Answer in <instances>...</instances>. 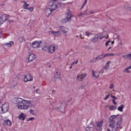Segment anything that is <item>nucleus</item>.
<instances>
[{
    "label": "nucleus",
    "instance_id": "obj_16",
    "mask_svg": "<svg viewBox=\"0 0 131 131\" xmlns=\"http://www.w3.org/2000/svg\"><path fill=\"white\" fill-rule=\"evenodd\" d=\"M92 75L93 77H95V78H98L100 76L99 75V73L93 70L92 71Z\"/></svg>",
    "mask_w": 131,
    "mask_h": 131
},
{
    "label": "nucleus",
    "instance_id": "obj_25",
    "mask_svg": "<svg viewBox=\"0 0 131 131\" xmlns=\"http://www.w3.org/2000/svg\"><path fill=\"white\" fill-rule=\"evenodd\" d=\"M17 84H18V82L16 80H13L11 82V85L12 88H15Z\"/></svg>",
    "mask_w": 131,
    "mask_h": 131
},
{
    "label": "nucleus",
    "instance_id": "obj_50",
    "mask_svg": "<svg viewBox=\"0 0 131 131\" xmlns=\"http://www.w3.org/2000/svg\"><path fill=\"white\" fill-rule=\"evenodd\" d=\"M59 0H51L50 2L52 3H57L56 2H58Z\"/></svg>",
    "mask_w": 131,
    "mask_h": 131
},
{
    "label": "nucleus",
    "instance_id": "obj_7",
    "mask_svg": "<svg viewBox=\"0 0 131 131\" xmlns=\"http://www.w3.org/2000/svg\"><path fill=\"white\" fill-rule=\"evenodd\" d=\"M86 76V74H79L77 75L76 79L78 80V81H83V79H84V77Z\"/></svg>",
    "mask_w": 131,
    "mask_h": 131
},
{
    "label": "nucleus",
    "instance_id": "obj_26",
    "mask_svg": "<svg viewBox=\"0 0 131 131\" xmlns=\"http://www.w3.org/2000/svg\"><path fill=\"white\" fill-rule=\"evenodd\" d=\"M123 109H124V105L123 104H122L121 106L118 107V110L120 112H122V111H123Z\"/></svg>",
    "mask_w": 131,
    "mask_h": 131
},
{
    "label": "nucleus",
    "instance_id": "obj_6",
    "mask_svg": "<svg viewBox=\"0 0 131 131\" xmlns=\"http://www.w3.org/2000/svg\"><path fill=\"white\" fill-rule=\"evenodd\" d=\"M56 50H58V46L57 45H51L49 46V53L52 54V53L56 52Z\"/></svg>",
    "mask_w": 131,
    "mask_h": 131
},
{
    "label": "nucleus",
    "instance_id": "obj_10",
    "mask_svg": "<svg viewBox=\"0 0 131 131\" xmlns=\"http://www.w3.org/2000/svg\"><path fill=\"white\" fill-rule=\"evenodd\" d=\"M103 123H104V121H101L96 123L97 125L96 128L97 129V130H100V129L102 128Z\"/></svg>",
    "mask_w": 131,
    "mask_h": 131
},
{
    "label": "nucleus",
    "instance_id": "obj_48",
    "mask_svg": "<svg viewBox=\"0 0 131 131\" xmlns=\"http://www.w3.org/2000/svg\"><path fill=\"white\" fill-rule=\"evenodd\" d=\"M112 102H113L114 105H117V103H116V102H115V100H112Z\"/></svg>",
    "mask_w": 131,
    "mask_h": 131
},
{
    "label": "nucleus",
    "instance_id": "obj_9",
    "mask_svg": "<svg viewBox=\"0 0 131 131\" xmlns=\"http://www.w3.org/2000/svg\"><path fill=\"white\" fill-rule=\"evenodd\" d=\"M2 110L3 111V113H6V112H8V110H9V103H5L2 105Z\"/></svg>",
    "mask_w": 131,
    "mask_h": 131
},
{
    "label": "nucleus",
    "instance_id": "obj_55",
    "mask_svg": "<svg viewBox=\"0 0 131 131\" xmlns=\"http://www.w3.org/2000/svg\"><path fill=\"white\" fill-rule=\"evenodd\" d=\"M38 91H39V90L38 89H36L35 92H38Z\"/></svg>",
    "mask_w": 131,
    "mask_h": 131
},
{
    "label": "nucleus",
    "instance_id": "obj_37",
    "mask_svg": "<svg viewBox=\"0 0 131 131\" xmlns=\"http://www.w3.org/2000/svg\"><path fill=\"white\" fill-rule=\"evenodd\" d=\"M78 63V60H76L71 64V66H74V65H76Z\"/></svg>",
    "mask_w": 131,
    "mask_h": 131
},
{
    "label": "nucleus",
    "instance_id": "obj_39",
    "mask_svg": "<svg viewBox=\"0 0 131 131\" xmlns=\"http://www.w3.org/2000/svg\"><path fill=\"white\" fill-rule=\"evenodd\" d=\"M86 3H88V0H85L84 1V2L83 3V4L82 5V6L81 7V9H83V8H84V6H85V5H86Z\"/></svg>",
    "mask_w": 131,
    "mask_h": 131
},
{
    "label": "nucleus",
    "instance_id": "obj_33",
    "mask_svg": "<svg viewBox=\"0 0 131 131\" xmlns=\"http://www.w3.org/2000/svg\"><path fill=\"white\" fill-rule=\"evenodd\" d=\"M67 15L68 17H72V14H71V12H70V10L68 9L67 12Z\"/></svg>",
    "mask_w": 131,
    "mask_h": 131
},
{
    "label": "nucleus",
    "instance_id": "obj_58",
    "mask_svg": "<svg viewBox=\"0 0 131 131\" xmlns=\"http://www.w3.org/2000/svg\"><path fill=\"white\" fill-rule=\"evenodd\" d=\"M70 69H72V66L70 67Z\"/></svg>",
    "mask_w": 131,
    "mask_h": 131
},
{
    "label": "nucleus",
    "instance_id": "obj_36",
    "mask_svg": "<svg viewBox=\"0 0 131 131\" xmlns=\"http://www.w3.org/2000/svg\"><path fill=\"white\" fill-rule=\"evenodd\" d=\"M87 15H91V14H94V11L93 10H87L86 11Z\"/></svg>",
    "mask_w": 131,
    "mask_h": 131
},
{
    "label": "nucleus",
    "instance_id": "obj_45",
    "mask_svg": "<svg viewBox=\"0 0 131 131\" xmlns=\"http://www.w3.org/2000/svg\"><path fill=\"white\" fill-rule=\"evenodd\" d=\"M109 43H110V41H107L105 43V47H108L109 46Z\"/></svg>",
    "mask_w": 131,
    "mask_h": 131
},
{
    "label": "nucleus",
    "instance_id": "obj_42",
    "mask_svg": "<svg viewBox=\"0 0 131 131\" xmlns=\"http://www.w3.org/2000/svg\"><path fill=\"white\" fill-rule=\"evenodd\" d=\"M109 97H110V95L109 94H107L104 98V100H105V101H106V100H108Z\"/></svg>",
    "mask_w": 131,
    "mask_h": 131
},
{
    "label": "nucleus",
    "instance_id": "obj_52",
    "mask_svg": "<svg viewBox=\"0 0 131 131\" xmlns=\"http://www.w3.org/2000/svg\"><path fill=\"white\" fill-rule=\"evenodd\" d=\"M112 49V46H110V47L108 48L107 51H109V50H110V49Z\"/></svg>",
    "mask_w": 131,
    "mask_h": 131
},
{
    "label": "nucleus",
    "instance_id": "obj_43",
    "mask_svg": "<svg viewBox=\"0 0 131 131\" xmlns=\"http://www.w3.org/2000/svg\"><path fill=\"white\" fill-rule=\"evenodd\" d=\"M4 112L3 111V106H0V114H3Z\"/></svg>",
    "mask_w": 131,
    "mask_h": 131
},
{
    "label": "nucleus",
    "instance_id": "obj_23",
    "mask_svg": "<svg viewBox=\"0 0 131 131\" xmlns=\"http://www.w3.org/2000/svg\"><path fill=\"white\" fill-rule=\"evenodd\" d=\"M23 3H25L23 5V9L24 10H28V7H29V4L26 3V2H25V1H24Z\"/></svg>",
    "mask_w": 131,
    "mask_h": 131
},
{
    "label": "nucleus",
    "instance_id": "obj_44",
    "mask_svg": "<svg viewBox=\"0 0 131 131\" xmlns=\"http://www.w3.org/2000/svg\"><path fill=\"white\" fill-rule=\"evenodd\" d=\"M34 119H35L34 117H31V118H29L27 120V121H30L31 120H34Z\"/></svg>",
    "mask_w": 131,
    "mask_h": 131
},
{
    "label": "nucleus",
    "instance_id": "obj_1",
    "mask_svg": "<svg viewBox=\"0 0 131 131\" xmlns=\"http://www.w3.org/2000/svg\"><path fill=\"white\" fill-rule=\"evenodd\" d=\"M14 104H18L17 108L20 110H27L28 108L33 106V102L32 101L25 100L22 98H14L12 100Z\"/></svg>",
    "mask_w": 131,
    "mask_h": 131
},
{
    "label": "nucleus",
    "instance_id": "obj_63",
    "mask_svg": "<svg viewBox=\"0 0 131 131\" xmlns=\"http://www.w3.org/2000/svg\"><path fill=\"white\" fill-rule=\"evenodd\" d=\"M129 68L130 69H131V66L129 67Z\"/></svg>",
    "mask_w": 131,
    "mask_h": 131
},
{
    "label": "nucleus",
    "instance_id": "obj_62",
    "mask_svg": "<svg viewBox=\"0 0 131 131\" xmlns=\"http://www.w3.org/2000/svg\"><path fill=\"white\" fill-rule=\"evenodd\" d=\"M84 48H86V49H88V47L84 46Z\"/></svg>",
    "mask_w": 131,
    "mask_h": 131
},
{
    "label": "nucleus",
    "instance_id": "obj_54",
    "mask_svg": "<svg viewBox=\"0 0 131 131\" xmlns=\"http://www.w3.org/2000/svg\"><path fill=\"white\" fill-rule=\"evenodd\" d=\"M1 35H2V30L0 29V37Z\"/></svg>",
    "mask_w": 131,
    "mask_h": 131
},
{
    "label": "nucleus",
    "instance_id": "obj_3",
    "mask_svg": "<svg viewBox=\"0 0 131 131\" xmlns=\"http://www.w3.org/2000/svg\"><path fill=\"white\" fill-rule=\"evenodd\" d=\"M62 6V4L60 3H54L52 2H50L48 4V8L51 10V11H55V10H57L58 8Z\"/></svg>",
    "mask_w": 131,
    "mask_h": 131
},
{
    "label": "nucleus",
    "instance_id": "obj_4",
    "mask_svg": "<svg viewBox=\"0 0 131 131\" xmlns=\"http://www.w3.org/2000/svg\"><path fill=\"white\" fill-rule=\"evenodd\" d=\"M22 78L24 79V81H25V82H27V81H32V80H33V78L29 74H27L25 75H23Z\"/></svg>",
    "mask_w": 131,
    "mask_h": 131
},
{
    "label": "nucleus",
    "instance_id": "obj_30",
    "mask_svg": "<svg viewBox=\"0 0 131 131\" xmlns=\"http://www.w3.org/2000/svg\"><path fill=\"white\" fill-rule=\"evenodd\" d=\"M29 113H30V114H32V115H36L35 111H34V110H33V109H30Z\"/></svg>",
    "mask_w": 131,
    "mask_h": 131
},
{
    "label": "nucleus",
    "instance_id": "obj_22",
    "mask_svg": "<svg viewBox=\"0 0 131 131\" xmlns=\"http://www.w3.org/2000/svg\"><path fill=\"white\" fill-rule=\"evenodd\" d=\"M49 46L48 45H45L42 48V51H43L44 52H47V51H48L49 50Z\"/></svg>",
    "mask_w": 131,
    "mask_h": 131
},
{
    "label": "nucleus",
    "instance_id": "obj_64",
    "mask_svg": "<svg viewBox=\"0 0 131 131\" xmlns=\"http://www.w3.org/2000/svg\"><path fill=\"white\" fill-rule=\"evenodd\" d=\"M122 45L121 44H120L118 45V46L119 47L120 46H121Z\"/></svg>",
    "mask_w": 131,
    "mask_h": 131
},
{
    "label": "nucleus",
    "instance_id": "obj_27",
    "mask_svg": "<svg viewBox=\"0 0 131 131\" xmlns=\"http://www.w3.org/2000/svg\"><path fill=\"white\" fill-rule=\"evenodd\" d=\"M107 108H109L111 111L116 110V106L114 105H107Z\"/></svg>",
    "mask_w": 131,
    "mask_h": 131
},
{
    "label": "nucleus",
    "instance_id": "obj_59",
    "mask_svg": "<svg viewBox=\"0 0 131 131\" xmlns=\"http://www.w3.org/2000/svg\"><path fill=\"white\" fill-rule=\"evenodd\" d=\"M80 37H81V38H83L82 37H81V35H80Z\"/></svg>",
    "mask_w": 131,
    "mask_h": 131
},
{
    "label": "nucleus",
    "instance_id": "obj_60",
    "mask_svg": "<svg viewBox=\"0 0 131 131\" xmlns=\"http://www.w3.org/2000/svg\"><path fill=\"white\" fill-rule=\"evenodd\" d=\"M129 11H131V7L129 8Z\"/></svg>",
    "mask_w": 131,
    "mask_h": 131
},
{
    "label": "nucleus",
    "instance_id": "obj_12",
    "mask_svg": "<svg viewBox=\"0 0 131 131\" xmlns=\"http://www.w3.org/2000/svg\"><path fill=\"white\" fill-rule=\"evenodd\" d=\"M59 29L63 34H66L68 32V29L64 26H61L59 27Z\"/></svg>",
    "mask_w": 131,
    "mask_h": 131
},
{
    "label": "nucleus",
    "instance_id": "obj_11",
    "mask_svg": "<svg viewBox=\"0 0 131 131\" xmlns=\"http://www.w3.org/2000/svg\"><path fill=\"white\" fill-rule=\"evenodd\" d=\"M28 59L29 62H32L35 59V55L33 53L29 54Z\"/></svg>",
    "mask_w": 131,
    "mask_h": 131
},
{
    "label": "nucleus",
    "instance_id": "obj_17",
    "mask_svg": "<svg viewBox=\"0 0 131 131\" xmlns=\"http://www.w3.org/2000/svg\"><path fill=\"white\" fill-rule=\"evenodd\" d=\"M52 12H54V11H52V10H51L50 8H48V9L46 10V12L47 17H49L50 15H51Z\"/></svg>",
    "mask_w": 131,
    "mask_h": 131
},
{
    "label": "nucleus",
    "instance_id": "obj_57",
    "mask_svg": "<svg viewBox=\"0 0 131 131\" xmlns=\"http://www.w3.org/2000/svg\"><path fill=\"white\" fill-rule=\"evenodd\" d=\"M3 15H4V13H2L1 16L0 15V17H3Z\"/></svg>",
    "mask_w": 131,
    "mask_h": 131
},
{
    "label": "nucleus",
    "instance_id": "obj_18",
    "mask_svg": "<svg viewBox=\"0 0 131 131\" xmlns=\"http://www.w3.org/2000/svg\"><path fill=\"white\" fill-rule=\"evenodd\" d=\"M71 20V17H66L61 20V23H67Z\"/></svg>",
    "mask_w": 131,
    "mask_h": 131
},
{
    "label": "nucleus",
    "instance_id": "obj_56",
    "mask_svg": "<svg viewBox=\"0 0 131 131\" xmlns=\"http://www.w3.org/2000/svg\"><path fill=\"white\" fill-rule=\"evenodd\" d=\"M111 43H112V45H113V43H114V41H112L111 42Z\"/></svg>",
    "mask_w": 131,
    "mask_h": 131
},
{
    "label": "nucleus",
    "instance_id": "obj_38",
    "mask_svg": "<svg viewBox=\"0 0 131 131\" xmlns=\"http://www.w3.org/2000/svg\"><path fill=\"white\" fill-rule=\"evenodd\" d=\"M86 3H88V0H85L84 1V2L83 3V4L82 5V6L81 7V9H83V8H84V6H85V5H86Z\"/></svg>",
    "mask_w": 131,
    "mask_h": 131
},
{
    "label": "nucleus",
    "instance_id": "obj_51",
    "mask_svg": "<svg viewBox=\"0 0 131 131\" xmlns=\"http://www.w3.org/2000/svg\"><path fill=\"white\" fill-rule=\"evenodd\" d=\"M111 97L112 98H113V99H115L116 100H117V98H116V97L115 96H114L111 95Z\"/></svg>",
    "mask_w": 131,
    "mask_h": 131
},
{
    "label": "nucleus",
    "instance_id": "obj_21",
    "mask_svg": "<svg viewBox=\"0 0 131 131\" xmlns=\"http://www.w3.org/2000/svg\"><path fill=\"white\" fill-rule=\"evenodd\" d=\"M105 33V32H103L102 34H98L96 37H97L98 39H102L103 38L105 37V35H103V34Z\"/></svg>",
    "mask_w": 131,
    "mask_h": 131
},
{
    "label": "nucleus",
    "instance_id": "obj_40",
    "mask_svg": "<svg viewBox=\"0 0 131 131\" xmlns=\"http://www.w3.org/2000/svg\"><path fill=\"white\" fill-rule=\"evenodd\" d=\"M129 69H130L129 67L126 68V69H125L124 72H125L126 73H129V71H128Z\"/></svg>",
    "mask_w": 131,
    "mask_h": 131
},
{
    "label": "nucleus",
    "instance_id": "obj_47",
    "mask_svg": "<svg viewBox=\"0 0 131 131\" xmlns=\"http://www.w3.org/2000/svg\"><path fill=\"white\" fill-rule=\"evenodd\" d=\"M114 87V85H113V84H112L110 86V89H111V90H112V89H113Z\"/></svg>",
    "mask_w": 131,
    "mask_h": 131
},
{
    "label": "nucleus",
    "instance_id": "obj_20",
    "mask_svg": "<svg viewBox=\"0 0 131 131\" xmlns=\"http://www.w3.org/2000/svg\"><path fill=\"white\" fill-rule=\"evenodd\" d=\"M54 77H55V78H56V79H61V75L60 74V72L57 71L56 72Z\"/></svg>",
    "mask_w": 131,
    "mask_h": 131
},
{
    "label": "nucleus",
    "instance_id": "obj_46",
    "mask_svg": "<svg viewBox=\"0 0 131 131\" xmlns=\"http://www.w3.org/2000/svg\"><path fill=\"white\" fill-rule=\"evenodd\" d=\"M85 35H86V36H90V35H91V33L89 32H86Z\"/></svg>",
    "mask_w": 131,
    "mask_h": 131
},
{
    "label": "nucleus",
    "instance_id": "obj_53",
    "mask_svg": "<svg viewBox=\"0 0 131 131\" xmlns=\"http://www.w3.org/2000/svg\"><path fill=\"white\" fill-rule=\"evenodd\" d=\"M52 94H55V90H52Z\"/></svg>",
    "mask_w": 131,
    "mask_h": 131
},
{
    "label": "nucleus",
    "instance_id": "obj_31",
    "mask_svg": "<svg viewBox=\"0 0 131 131\" xmlns=\"http://www.w3.org/2000/svg\"><path fill=\"white\" fill-rule=\"evenodd\" d=\"M18 41H19V42H23V41H25V39H24V37L19 36L18 38Z\"/></svg>",
    "mask_w": 131,
    "mask_h": 131
},
{
    "label": "nucleus",
    "instance_id": "obj_49",
    "mask_svg": "<svg viewBox=\"0 0 131 131\" xmlns=\"http://www.w3.org/2000/svg\"><path fill=\"white\" fill-rule=\"evenodd\" d=\"M99 73H100L101 74H103V73H104V70L102 69L101 70L100 72Z\"/></svg>",
    "mask_w": 131,
    "mask_h": 131
},
{
    "label": "nucleus",
    "instance_id": "obj_24",
    "mask_svg": "<svg viewBox=\"0 0 131 131\" xmlns=\"http://www.w3.org/2000/svg\"><path fill=\"white\" fill-rule=\"evenodd\" d=\"M7 20V17H0V25L1 24H4L5 21Z\"/></svg>",
    "mask_w": 131,
    "mask_h": 131
},
{
    "label": "nucleus",
    "instance_id": "obj_35",
    "mask_svg": "<svg viewBox=\"0 0 131 131\" xmlns=\"http://www.w3.org/2000/svg\"><path fill=\"white\" fill-rule=\"evenodd\" d=\"M98 60H99V59H98V57H96L93 58L92 59V60H91V62H92V63H95V62H97V61H98Z\"/></svg>",
    "mask_w": 131,
    "mask_h": 131
},
{
    "label": "nucleus",
    "instance_id": "obj_34",
    "mask_svg": "<svg viewBox=\"0 0 131 131\" xmlns=\"http://www.w3.org/2000/svg\"><path fill=\"white\" fill-rule=\"evenodd\" d=\"M97 40H98V39L97 36H96L95 37H94L91 39V41H92L93 42H97Z\"/></svg>",
    "mask_w": 131,
    "mask_h": 131
},
{
    "label": "nucleus",
    "instance_id": "obj_41",
    "mask_svg": "<svg viewBox=\"0 0 131 131\" xmlns=\"http://www.w3.org/2000/svg\"><path fill=\"white\" fill-rule=\"evenodd\" d=\"M33 9H34L33 7H31L28 8L27 10H28V11H29V12H32L33 11Z\"/></svg>",
    "mask_w": 131,
    "mask_h": 131
},
{
    "label": "nucleus",
    "instance_id": "obj_14",
    "mask_svg": "<svg viewBox=\"0 0 131 131\" xmlns=\"http://www.w3.org/2000/svg\"><path fill=\"white\" fill-rule=\"evenodd\" d=\"M25 118H26V115L23 113H21L18 116V119H20L21 120H25Z\"/></svg>",
    "mask_w": 131,
    "mask_h": 131
},
{
    "label": "nucleus",
    "instance_id": "obj_13",
    "mask_svg": "<svg viewBox=\"0 0 131 131\" xmlns=\"http://www.w3.org/2000/svg\"><path fill=\"white\" fill-rule=\"evenodd\" d=\"M50 32L51 33V34H53V35H55V36H59V35H61V32H60V31H50Z\"/></svg>",
    "mask_w": 131,
    "mask_h": 131
},
{
    "label": "nucleus",
    "instance_id": "obj_19",
    "mask_svg": "<svg viewBox=\"0 0 131 131\" xmlns=\"http://www.w3.org/2000/svg\"><path fill=\"white\" fill-rule=\"evenodd\" d=\"M111 61L110 60L107 61L105 63L104 69H106V70H108L109 69V65L110 64H111Z\"/></svg>",
    "mask_w": 131,
    "mask_h": 131
},
{
    "label": "nucleus",
    "instance_id": "obj_32",
    "mask_svg": "<svg viewBox=\"0 0 131 131\" xmlns=\"http://www.w3.org/2000/svg\"><path fill=\"white\" fill-rule=\"evenodd\" d=\"M103 58H105V55L104 54H100L97 56L98 60H101V59H103Z\"/></svg>",
    "mask_w": 131,
    "mask_h": 131
},
{
    "label": "nucleus",
    "instance_id": "obj_28",
    "mask_svg": "<svg viewBox=\"0 0 131 131\" xmlns=\"http://www.w3.org/2000/svg\"><path fill=\"white\" fill-rule=\"evenodd\" d=\"M104 58H106V57H112L114 56V53H105L104 54Z\"/></svg>",
    "mask_w": 131,
    "mask_h": 131
},
{
    "label": "nucleus",
    "instance_id": "obj_2",
    "mask_svg": "<svg viewBox=\"0 0 131 131\" xmlns=\"http://www.w3.org/2000/svg\"><path fill=\"white\" fill-rule=\"evenodd\" d=\"M110 126L113 128L112 131H118L122 123V116L113 115L109 118Z\"/></svg>",
    "mask_w": 131,
    "mask_h": 131
},
{
    "label": "nucleus",
    "instance_id": "obj_5",
    "mask_svg": "<svg viewBox=\"0 0 131 131\" xmlns=\"http://www.w3.org/2000/svg\"><path fill=\"white\" fill-rule=\"evenodd\" d=\"M40 45H41V41H34L31 43V46L33 49L39 48Z\"/></svg>",
    "mask_w": 131,
    "mask_h": 131
},
{
    "label": "nucleus",
    "instance_id": "obj_61",
    "mask_svg": "<svg viewBox=\"0 0 131 131\" xmlns=\"http://www.w3.org/2000/svg\"><path fill=\"white\" fill-rule=\"evenodd\" d=\"M107 131H111L110 129H107Z\"/></svg>",
    "mask_w": 131,
    "mask_h": 131
},
{
    "label": "nucleus",
    "instance_id": "obj_29",
    "mask_svg": "<svg viewBox=\"0 0 131 131\" xmlns=\"http://www.w3.org/2000/svg\"><path fill=\"white\" fill-rule=\"evenodd\" d=\"M86 131H94V127H91L90 126L86 127Z\"/></svg>",
    "mask_w": 131,
    "mask_h": 131
},
{
    "label": "nucleus",
    "instance_id": "obj_8",
    "mask_svg": "<svg viewBox=\"0 0 131 131\" xmlns=\"http://www.w3.org/2000/svg\"><path fill=\"white\" fill-rule=\"evenodd\" d=\"M14 45V42L13 41H10V42L4 43L2 44V46L4 49H8V48H11L12 46Z\"/></svg>",
    "mask_w": 131,
    "mask_h": 131
},
{
    "label": "nucleus",
    "instance_id": "obj_15",
    "mask_svg": "<svg viewBox=\"0 0 131 131\" xmlns=\"http://www.w3.org/2000/svg\"><path fill=\"white\" fill-rule=\"evenodd\" d=\"M4 125H8V126H11L12 125V122L10 120H5L4 122Z\"/></svg>",
    "mask_w": 131,
    "mask_h": 131
}]
</instances>
